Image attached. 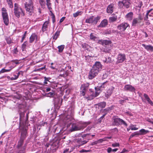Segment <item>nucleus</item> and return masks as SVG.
Returning <instances> with one entry per match:
<instances>
[{"label":"nucleus","mask_w":153,"mask_h":153,"mask_svg":"<svg viewBox=\"0 0 153 153\" xmlns=\"http://www.w3.org/2000/svg\"><path fill=\"white\" fill-rule=\"evenodd\" d=\"M82 13V11H78L73 14V16L74 17H76L78 16L81 15Z\"/></svg>","instance_id":"c9c22d12"},{"label":"nucleus","mask_w":153,"mask_h":153,"mask_svg":"<svg viewBox=\"0 0 153 153\" xmlns=\"http://www.w3.org/2000/svg\"><path fill=\"white\" fill-rule=\"evenodd\" d=\"M143 96L144 98H145V99L147 101H148V102L149 104L152 105H153V103L152 102V101L150 100L149 97L148 95L147 94H144L143 95Z\"/></svg>","instance_id":"bb28decb"},{"label":"nucleus","mask_w":153,"mask_h":153,"mask_svg":"<svg viewBox=\"0 0 153 153\" xmlns=\"http://www.w3.org/2000/svg\"><path fill=\"white\" fill-rule=\"evenodd\" d=\"M111 58L108 57V58H105L103 60V62L107 63L110 62L111 61Z\"/></svg>","instance_id":"473e14b6"},{"label":"nucleus","mask_w":153,"mask_h":153,"mask_svg":"<svg viewBox=\"0 0 153 153\" xmlns=\"http://www.w3.org/2000/svg\"><path fill=\"white\" fill-rule=\"evenodd\" d=\"M90 123V122H81L77 124L73 123L71 125L70 130L72 132L83 129Z\"/></svg>","instance_id":"f03ea898"},{"label":"nucleus","mask_w":153,"mask_h":153,"mask_svg":"<svg viewBox=\"0 0 153 153\" xmlns=\"http://www.w3.org/2000/svg\"><path fill=\"white\" fill-rule=\"evenodd\" d=\"M65 48V45H61L58 47L57 48L58 49V51L59 53L62 52L64 49Z\"/></svg>","instance_id":"c756f323"},{"label":"nucleus","mask_w":153,"mask_h":153,"mask_svg":"<svg viewBox=\"0 0 153 153\" xmlns=\"http://www.w3.org/2000/svg\"><path fill=\"white\" fill-rule=\"evenodd\" d=\"M24 114L23 112H21L20 114V120H21L23 117Z\"/></svg>","instance_id":"864d4df0"},{"label":"nucleus","mask_w":153,"mask_h":153,"mask_svg":"<svg viewBox=\"0 0 153 153\" xmlns=\"http://www.w3.org/2000/svg\"><path fill=\"white\" fill-rule=\"evenodd\" d=\"M7 42L8 44H10L12 43V41L10 38H7L6 39Z\"/></svg>","instance_id":"c03bdc74"},{"label":"nucleus","mask_w":153,"mask_h":153,"mask_svg":"<svg viewBox=\"0 0 153 153\" xmlns=\"http://www.w3.org/2000/svg\"><path fill=\"white\" fill-rule=\"evenodd\" d=\"M90 39L94 41H97L99 40H98V38L96 36L95 34L93 33H91L90 36Z\"/></svg>","instance_id":"5701e85b"},{"label":"nucleus","mask_w":153,"mask_h":153,"mask_svg":"<svg viewBox=\"0 0 153 153\" xmlns=\"http://www.w3.org/2000/svg\"><path fill=\"white\" fill-rule=\"evenodd\" d=\"M6 9L5 8H2V12H6Z\"/></svg>","instance_id":"69168bd1"},{"label":"nucleus","mask_w":153,"mask_h":153,"mask_svg":"<svg viewBox=\"0 0 153 153\" xmlns=\"http://www.w3.org/2000/svg\"><path fill=\"white\" fill-rule=\"evenodd\" d=\"M119 146V144L118 143H115L112 144V146L114 147L118 146Z\"/></svg>","instance_id":"a18cd8bd"},{"label":"nucleus","mask_w":153,"mask_h":153,"mask_svg":"<svg viewBox=\"0 0 153 153\" xmlns=\"http://www.w3.org/2000/svg\"><path fill=\"white\" fill-rule=\"evenodd\" d=\"M49 23V21H47L43 24L42 27V30L43 32L47 30Z\"/></svg>","instance_id":"412c9836"},{"label":"nucleus","mask_w":153,"mask_h":153,"mask_svg":"<svg viewBox=\"0 0 153 153\" xmlns=\"http://www.w3.org/2000/svg\"><path fill=\"white\" fill-rule=\"evenodd\" d=\"M63 73L60 74L59 76L61 77H65V73L64 71H63Z\"/></svg>","instance_id":"5fc2aeb1"},{"label":"nucleus","mask_w":153,"mask_h":153,"mask_svg":"<svg viewBox=\"0 0 153 153\" xmlns=\"http://www.w3.org/2000/svg\"><path fill=\"white\" fill-rule=\"evenodd\" d=\"M2 15L3 20L6 25H8L9 23L8 16L7 12H2Z\"/></svg>","instance_id":"4468645a"},{"label":"nucleus","mask_w":153,"mask_h":153,"mask_svg":"<svg viewBox=\"0 0 153 153\" xmlns=\"http://www.w3.org/2000/svg\"><path fill=\"white\" fill-rule=\"evenodd\" d=\"M117 19V16L115 15H113L112 16L109 18V21L110 22H113L116 21Z\"/></svg>","instance_id":"a878e982"},{"label":"nucleus","mask_w":153,"mask_h":153,"mask_svg":"<svg viewBox=\"0 0 153 153\" xmlns=\"http://www.w3.org/2000/svg\"><path fill=\"white\" fill-rule=\"evenodd\" d=\"M106 103L105 102H101L98 104V105L100 107L102 108L105 107L106 106Z\"/></svg>","instance_id":"e433bc0d"},{"label":"nucleus","mask_w":153,"mask_h":153,"mask_svg":"<svg viewBox=\"0 0 153 153\" xmlns=\"http://www.w3.org/2000/svg\"><path fill=\"white\" fill-rule=\"evenodd\" d=\"M99 73L98 71H97V70L92 68L89 72L88 76L89 79H93Z\"/></svg>","instance_id":"f8f14e48"},{"label":"nucleus","mask_w":153,"mask_h":153,"mask_svg":"<svg viewBox=\"0 0 153 153\" xmlns=\"http://www.w3.org/2000/svg\"><path fill=\"white\" fill-rule=\"evenodd\" d=\"M27 44V42H24V43L22 45V50L23 51L26 48Z\"/></svg>","instance_id":"79ce46f5"},{"label":"nucleus","mask_w":153,"mask_h":153,"mask_svg":"<svg viewBox=\"0 0 153 153\" xmlns=\"http://www.w3.org/2000/svg\"><path fill=\"white\" fill-rule=\"evenodd\" d=\"M92 68L99 72L102 68V65L100 62H96Z\"/></svg>","instance_id":"ddd939ff"},{"label":"nucleus","mask_w":153,"mask_h":153,"mask_svg":"<svg viewBox=\"0 0 153 153\" xmlns=\"http://www.w3.org/2000/svg\"><path fill=\"white\" fill-rule=\"evenodd\" d=\"M20 129L21 130V137L20 140L18 141L17 147L19 149V153H25V148L24 147H22V146L26 137L27 128L26 126H23L20 127Z\"/></svg>","instance_id":"f257e3e1"},{"label":"nucleus","mask_w":153,"mask_h":153,"mask_svg":"<svg viewBox=\"0 0 153 153\" xmlns=\"http://www.w3.org/2000/svg\"><path fill=\"white\" fill-rule=\"evenodd\" d=\"M133 16V13L132 12H130L128 13L126 16L127 19L131 21L132 20Z\"/></svg>","instance_id":"cd10ccee"},{"label":"nucleus","mask_w":153,"mask_h":153,"mask_svg":"<svg viewBox=\"0 0 153 153\" xmlns=\"http://www.w3.org/2000/svg\"><path fill=\"white\" fill-rule=\"evenodd\" d=\"M147 121L152 124H153V119H149L147 120Z\"/></svg>","instance_id":"bf43d9fd"},{"label":"nucleus","mask_w":153,"mask_h":153,"mask_svg":"<svg viewBox=\"0 0 153 153\" xmlns=\"http://www.w3.org/2000/svg\"><path fill=\"white\" fill-rule=\"evenodd\" d=\"M73 112L69 110L68 111V114L66 116H65L63 119V122L67 125V127H69L71 123V120L73 119Z\"/></svg>","instance_id":"39448f33"},{"label":"nucleus","mask_w":153,"mask_h":153,"mask_svg":"<svg viewBox=\"0 0 153 153\" xmlns=\"http://www.w3.org/2000/svg\"><path fill=\"white\" fill-rule=\"evenodd\" d=\"M108 85V84L107 82H105L103 83L99 84L97 87H95V94H92V96H91V98L88 97V100H90L92 99L94 97L97 96L100 93L101 91L104 89V88L107 86Z\"/></svg>","instance_id":"7ed1b4c3"},{"label":"nucleus","mask_w":153,"mask_h":153,"mask_svg":"<svg viewBox=\"0 0 153 153\" xmlns=\"http://www.w3.org/2000/svg\"><path fill=\"white\" fill-rule=\"evenodd\" d=\"M106 141V138H104L103 139H100L99 140H98V141L99 142V143H101L103 141Z\"/></svg>","instance_id":"603ef678"},{"label":"nucleus","mask_w":153,"mask_h":153,"mask_svg":"<svg viewBox=\"0 0 153 153\" xmlns=\"http://www.w3.org/2000/svg\"><path fill=\"white\" fill-rule=\"evenodd\" d=\"M37 35L35 33H33L30 37V43L33 42L35 39H37Z\"/></svg>","instance_id":"393cba45"},{"label":"nucleus","mask_w":153,"mask_h":153,"mask_svg":"<svg viewBox=\"0 0 153 153\" xmlns=\"http://www.w3.org/2000/svg\"><path fill=\"white\" fill-rule=\"evenodd\" d=\"M14 77H12L11 78V80H15L17 79L18 78V75H15L14 76Z\"/></svg>","instance_id":"de8ad7c7"},{"label":"nucleus","mask_w":153,"mask_h":153,"mask_svg":"<svg viewBox=\"0 0 153 153\" xmlns=\"http://www.w3.org/2000/svg\"><path fill=\"white\" fill-rule=\"evenodd\" d=\"M140 131L141 133V134H145L149 132L148 130H145L144 129H141Z\"/></svg>","instance_id":"f704fd0d"},{"label":"nucleus","mask_w":153,"mask_h":153,"mask_svg":"<svg viewBox=\"0 0 153 153\" xmlns=\"http://www.w3.org/2000/svg\"><path fill=\"white\" fill-rule=\"evenodd\" d=\"M119 7L122 8L124 7L126 8L129 7L131 3L128 0H121L119 1L118 2Z\"/></svg>","instance_id":"6e6552de"},{"label":"nucleus","mask_w":153,"mask_h":153,"mask_svg":"<svg viewBox=\"0 0 153 153\" xmlns=\"http://www.w3.org/2000/svg\"><path fill=\"white\" fill-rule=\"evenodd\" d=\"M153 10V9H150L149 10H147V13H147V15H149V13L151 11H152Z\"/></svg>","instance_id":"680f3d73"},{"label":"nucleus","mask_w":153,"mask_h":153,"mask_svg":"<svg viewBox=\"0 0 153 153\" xmlns=\"http://www.w3.org/2000/svg\"><path fill=\"white\" fill-rule=\"evenodd\" d=\"M106 114V113L104 114L102 116H101L100 118L99 119V122L100 123L101 120L105 116V115Z\"/></svg>","instance_id":"49530a36"},{"label":"nucleus","mask_w":153,"mask_h":153,"mask_svg":"<svg viewBox=\"0 0 153 153\" xmlns=\"http://www.w3.org/2000/svg\"><path fill=\"white\" fill-rule=\"evenodd\" d=\"M14 13L15 16L18 18L20 17L21 15L23 16L24 15L22 8L19 7L16 3L14 4Z\"/></svg>","instance_id":"0eeeda50"},{"label":"nucleus","mask_w":153,"mask_h":153,"mask_svg":"<svg viewBox=\"0 0 153 153\" xmlns=\"http://www.w3.org/2000/svg\"><path fill=\"white\" fill-rule=\"evenodd\" d=\"M108 22L107 19H104L102 21L100 25L98 26V27H105L108 25Z\"/></svg>","instance_id":"4be33fe9"},{"label":"nucleus","mask_w":153,"mask_h":153,"mask_svg":"<svg viewBox=\"0 0 153 153\" xmlns=\"http://www.w3.org/2000/svg\"><path fill=\"white\" fill-rule=\"evenodd\" d=\"M45 0H39V3L42 8H43L45 5Z\"/></svg>","instance_id":"2f4dec72"},{"label":"nucleus","mask_w":153,"mask_h":153,"mask_svg":"<svg viewBox=\"0 0 153 153\" xmlns=\"http://www.w3.org/2000/svg\"><path fill=\"white\" fill-rule=\"evenodd\" d=\"M65 17H62L60 19V20L59 22L61 23L65 19Z\"/></svg>","instance_id":"052dcab7"},{"label":"nucleus","mask_w":153,"mask_h":153,"mask_svg":"<svg viewBox=\"0 0 153 153\" xmlns=\"http://www.w3.org/2000/svg\"><path fill=\"white\" fill-rule=\"evenodd\" d=\"M26 32H25V33L24 34L23 37H22V40H21V42H23V41L24 39H25V37H26Z\"/></svg>","instance_id":"6e6d98bb"},{"label":"nucleus","mask_w":153,"mask_h":153,"mask_svg":"<svg viewBox=\"0 0 153 153\" xmlns=\"http://www.w3.org/2000/svg\"><path fill=\"white\" fill-rule=\"evenodd\" d=\"M128 152V150L126 149H124L121 152V153H124V152Z\"/></svg>","instance_id":"774afa93"},{"label":"nucleus","mask_w":153,"mask_h":153,"mask_svg":"<svg viewBox=\"0 0 153 153\" xmlns=\"http://www.w3.org/2000/svg\"><path fill=\"white\" fill-rule=\"evenodd\" d=\"M126 59V56L125 54L121 53L119 54L118 55L117 60L116 63L117 64L123 62Z\"/></svg>","instance_id":"2eb2a0df"},{"label":"nucleus","mask_w":153,"mask_h":153,"mask_svg":"<svg viewBox=\"0 0 153 153\" xmlns=\"http://www.w3.org/2000/svg\"><path fill=\"white\" fill-rule=\"evenodd\" d=\"M46 1L47 2L46 5L47 6L49 10H51L52 9L51 7V0H46Z\"/></svg>","instance_id":"7c9ffc66"},{"label":"nucleus","mask_w":153,"mask_h":153,"mask_svg":"<svg viewBox=\"0 0 153 153\" xmlns=\"http://www.w3.org/2000/svg\"><path fill=\"white\" fill-rule=\"evenodd\" d=\"M54 94V93L53 92H49L48 94V97H51L53 96Z\"/></svg>","instance_id":"4d7b16f0"},{"label":"nucleus","mask_w":153,"mask_h":153,"mask_svg":"<svg viewBox=\"0 0 153 153\" xmlns=\"http://www.w3.org/2000/svg\"><path fill=\"white\" fill-rule=\"evenodd\" d=\"M27 13L31 15L33 13V6L32 0H27L24 4Z\"/></svg>","instance_id":"20e7f679"},{"label":"nucleus","mask_w":153,"mask_h":153,"mask_svg":"<svg viewBox=\"0 0 153 153\" xmlns=\"http://www.w3.org/2000/svg\"><path fill=\"white\" fill-rule=\"evenodd\" d=\"M44 79H45L44 81V83L45 84H46L48 83L47 82L49 81V80L51 79L50 77H46L45 76L44 77Z\"/></svg>","instance_id":"a19ab883"},{"label":"nucleus","mask_w":153,"mask_h":153,"mask_svg":"<svg viewBox=\"0 0 153 153\" xmlns=\"http://www.w3.org/2000/svg\"><path fill=\"white\" fill-rule=\"evenodd\" d=\"M130 27L129 25L127 23L123 22L118 25L117 27V29L121 32H123L127 28Z\"/></svg>","instance_id":"9b49d317"},{"label":"nucleus","mask_w":153,"mask_h":153,"mask_svg":"<svg viewBox=\"0 0 153 153\" xmlns=\"http://www.w3.org/2000/svg\"><path fill=\"white\" fill-rule=\"evenodd\" d=\"M90 150H85V149H82L79 151L80 152H90Z\"/></svg>","instance_id":"8fccbe9b"},{"label":"nucleus","mask_w":153,"mask_h":153,"mask_svg":"<svg viewBox=\"0 0 153 153\" xmlns=\"http://www.w3.org/2000/svg\"><path fill=\"white\" fill-rule=\"evenodd\" d=\"M19 60L17 59L13 60L11 62H13V65H14V64L16 65L18 64L19 63Z\"/></svg>","instance_id":"37998d69"},{"label":"nucleus","mask_w":153,"mask_h":153,"mask_svg":"<svg viewBox=\"0 0 153 153\" xmlns=\"http://www.w3.org/2000/svg\"><path fill=\"white\" fill-rule=\"evenodd\" d=\"M9 7L12 8L13 7V2L12 0H6Z\"/></svg>","instance_id":"72a5a7b5"},{"label":"nucleus","mask_w":153,"mask_h":153,"mask_svg":"<svg viewBox=\"0 0 153 153\" xmlns=\"http://www.w3.org/2000/svg\"><path fill=\"white\" fill-rule=\"evenodd\" d=\"M52 20L53 22V23H54L55 22V17L54 15H53V16H52Z\"/></svg>","instance_id":"0e129e2a"},{"label":"nucleus","mask_w":153,"mask_h":153,"mask_svg":"<svg viewBox=\"0 0 153 153\" xmlns=\"http://www.w3.org/2000/svg\"><path fill=\"white\" fill-rule=\"evenodd\" d=\"M135 126L132 124H131L129 128H130L132 130H137L138 128L135 127Z\"/></svg>","instance_id":"4c0bfd02"},{"label":"nucleus","mask_w":153,"mask_h":153,"mask_svg":"<svg viewBox=\"0 0 153 153\" xmlns=\"http://www.w3.org/2000/svg\"><path fill=\"white\" fill-rule=\"evenodd\" d=\"M142 20V18L141 16L140 15L138 18H136L133 19L132 22V25L135 26L137 23L140 22V21Z\"/></svg>","instance_id":"a211bd4d"},{"label":"nucleus","mask_w":153,"mask_h":153,"mask_svg":"<svg viewBox=\"0 0 153 153\" xmlns=\"http://www.w3.org/2000/svg\"><path fill=\"white\" fill-rule=\"evenodd\" d=\"M13 68V66H11L9 68V69H5L4 68H3L0 71V73H4L5 72H9Z\"/></svg>","instance_id":"c85d7f7f"},{"label":"nucleus","mask_w":153,"mask_h":153,"mask_svg":"<svg viewBox=\"0 0 153 153\" xmlns=\"http://www.w3.org/2000/svg\"><path fill=\"white\" fill-rule=\"evenodd\" d=\"M107 152L109 153L112 151V149L110 147H108L107 149Z\"/></svg>","instance_id":"13d9d810"},{"label":"nucleus","mask_w":153,"mask_h":153,"mask_svg":"<svg viewBox=\"0 0 153 153\" xmlns=\"http://www.w3.org/2000/svg\"><path fill=\"white\" fill-rule=\"evenodd\" d=\"M114 5L111 4L109 5L107 8V12L108 13H111L113 11Z\"/></svg>","instance_id":"aec40b11"},{"label":"nucleus","mask_w":153,"mask_h":153,"mask_svg":"<svg viewBox=\"0 0 153 153\" xmlns=\"http://www.w3.org/2000/svg\"><path fill=\"white\" fill-rule=\"evenodd\" d=\"M70 152L69 151L68 149H66L64 151L63 153H69Z\"/></svg>","instance_id":"e2e57ef3"},{"label":"nucleus","mask_w":153,"mask_h":153,"mask_svg":"<svg viewBox=\"0 0 153 153\" xmlns=\"http://www.w3.org/2000/svg\"><path fill=\"white\" fill-rule=\"evenodd\" d=\"M18 52V51L17 50V49L16 48H14L13 50V52L14 54H17Z\"/></svg>","instance_id":"3c124183"},{"label":"nucleus","mask_w":153,"mask_h":153,"mask_svg":"<svg viewBox=\"0 0 153 153\" xmlns=\"http://www.w3.org/2000/svg\"><path fill=\"white\" fill-rule=\"evenodd\" d=\"M59 35V31H57L55 33V34L54 36L53 37V39L55 40L57 38H58V36Z\"/></svg>","instance_id":"58836bf2"},{"label":"nucleus","mask_w":153,"mask_h":153,"mask_svg":"<svg viewBox=\"0 0 153 153\" xmlns=\"http://www.w3.org/2000/svg\"><path fill=\"white\" fill-rule=\"evenodd\" d=\"M88 141V140L87 141H86V140H83V141H81V143L80 142H79V143H80V144H81V145H82L84 144H85Z\"/></svg>","instance_id":"09e8293b"},{"label":"nucleus","mask_w":153,"mask_h":153,"mask_svg":"<svg viewBox=\"0 0 153 153\" xmlns=\"http://www.w3.org/2000/svg\"><path fill=\"white\" fill-rule=\"evenodd\" d=\"M124 89L126 91L134 92L135 91L134 87L130 85H126L124 87Z\"/></svg>","instance_id":"f3484780"},{"label":"nucleus","mask_w":153,"mask_h":153,"mask_svg":"<svg viewBox=\"0 0 153 153\" xmlns=\"http://www.w3.org/2000/svg\"><path fill=\"white\" fill-rule=\"evenodd\" d=\"M89 84L88 83L84 85H82L81 87V94L82 96H84L85 95V92L86 90L88 87Z\"/></svg>","instance_id":"dca6fc26"},{"label":"nucleus","mask_w":153,"mask_h":153,"mask_svg":"<svg viewBox=\"0 0 153 153\" xmlns=\"http://www.w3.org/2000/svg\"><path fill=\"white\" fill-rule=\"evenodd\" d=\"M122 124H123L126 126H128L125 121L120 118H115L113 119V125L119 126Z\"/></svg>","instance_id":"9d476101"},{"label":"nucleus","mask_w":153,"mask_h":153,"mask_svg":"<svg viewBox=\"0 0 153 153\" xmlns=\"http://www.w3.org/2000/svg\"><path fill=\"white\" fill-rule=\"evenodd\" d=\"M98 43L100 44H101L105 47L107 48L109 46H111V42L109 40H106L101 39L98 40ZM110 49L108 48H105L102 49V51L106 53L109 52Z\"/></svg>","instance_id":"423d86ee"},{"label":"nucleus","mask_w":153,"mask_h":153,"mask_svg":"<svg viewBox=\"0 0 153 153\" xmlns=\"http://www.w3.org/2000/svg\"><path fill=\"white\" fill-rule=\"evenodd\" d=\"M112 109V108L111 107H108L107 108L103 110V112L104 113V114L106 113V114L109 111H110Z\"/></svg>","instance_id":"ea45409f"},{"label":"nucleus","mask_w":153,"mask_h":153,"mask_svg":"<svg viewBox=\"0 0 153 153\" xmlns=\"http://www.w3.org/2000/svg\"><path fill=\"white\" fill-rule=\"evenodd\" d=\"M114 87H111L105 93V97L107 98L110 97L111 94H112V92L114 89Z\"/></svg>","instance_id":"6ab92c4d"},{"label":"nucleus","mask_w":153,"mask_h":153,"mask_svg":"<svg viewBox=\"0 0 153 153\" xmlns=\"http://www.w3.org/2000/svg\"><path fill=\"white\" fill-rule=\"evenodd\" d=\"M142 46L144 47L147 51H153V47L150 45H146L145 44H143Z\"/></svg>","instance_id":"b1692460"},{"label":"nucleus","mask_w":153,"mask_h":153,"mask_svg":"<svg viewBox=\"0 0 153 153\" xmlns=\"http://www.w3.org/2000/svg\"><path fill=\"white\" fill-rule=\"evenodd\" d=\"M100 19V17L99 16L94 17V16H92L86 19L85 22L87 23H93L94 24H96Z\"/></svg>","instance_id":"1a4fd4ad"},{"label":"nucleus","mask_w":153,"mask_h":153,"mask_svg":"<svg viewBox=\"0 0 153 153\" xmlns=\"http://www.w3.org/2000/svg\"><path fill=\"white\" fill-rule=\"evenodd\" d=\"M148 15H147V13L146 14V16L144 18V20H146V21L148 19Z\"/></svg>","instance_id":"338daca9"}]
</instances>
